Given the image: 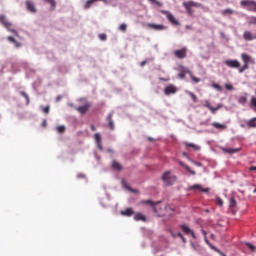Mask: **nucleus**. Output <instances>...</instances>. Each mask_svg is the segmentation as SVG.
I'll use <instances>...</instances> for the list:
<instances>
[{
  "mask_svg": "<svg viewBox=\"0 0 256 256\" xmlns=\"http://www.w3.org/2000/svg\"><path fill=\"white\" fill-rule=\"evenodd\" d=\"M95 0H88L85 4V9H89L93 5Z\"/></svg>",
  "mask_w": 256,
  "mask_h": 256,
  "instance_id": "40",
  "label": "nucleus"
},
{
  "mask_svg": "<svg viewBox=\"0 0 256 256\" xmlns=\"http://www.w3.org/2000/svg\"><path fill=\"white\" fill-rule=\"evenodd\" d=\"M43 125H44V127H45V125H47V122L44 121V122H43Z\"/></svg>",
  "mask_w": 256,
  "mask_h": 256,
  "instance_id": "60",
  "label": "nucleus"
},
{
  "mask_svg": "<svg viewBox=\"0 0 256 256\" xmlns=\"http://www.w3.org/2000/svg\"><path fill=\"white\" fill-rule=\"evenodd\" d=\"M100 41H107V34H99Z\"/></svg>",
  "mask_w": 256,
  "mask_h": 256,
  "instance_id": "47",
  "label": "nucleus"
},
{
  "mask_svg": "<svg viewBox=\"0 0 256 256\" xmlns=\"http://www.w3.org/2000/svg\"><path fill=\"white\" fill-rule=\"evenodd\" d=\"M135 214V211H133L132 208H126L125 210L121 211V215H124V217H131Z\"/></svg>",
  "mask_w": 256,
  "mask_h": 256,
  "instance_id": "20",
  "label": "nucleus"
},
{
  "mask_svg": "<svg viewBox=\"0 0 256 256\" xmlns=\"http://www.w3.org/2000/svg\"><path fill=\"white\" fill-rule=\"evenodd\" d=\"M242 7H247L248 11L256 13V2L253 0H242L240 2Z\"/></svg>",
  "mask_w": 256,
  "mask_h": 256,
  "instance_id": "4",
  "label": "nucleus"
},
{
  "mask_svg": "<svg viewBox=\"0 0 256 256\" xmlns=\"http://www.w3.org/2000/svg\"><path fill=\"white\" fill-rule=\"evenodd\" d=\"M56 130H57L59 133H65V126H57V127H56Z\"/></svg>",
  "mask_w": 256,
  "mask_h": 256,
  "instance_id": "42",
  "label": "nucleus"
},
{
  "mask_svg": "<svg viewBox=\"0 0 256 256\" xmlns=\"http://www.w3.org/2000/svg\"><path fill=\"white\" fill-rule=\"evenodd\" d=\"M187 47H183L178 50H174V56L176 59H186L187 58Z\"/></svg>",
  "mask_w": 256,
  "mask_h": 256,
  "instance_id": "6",
  "label": "nucleus"
},
{
  "mask_svg": "<svg viewBox=\"0 0 256 256\" xmlns=\"http://www.w3.org/2000/svg\"><path fill=\"white\" fill-rule=\"evenodd\" d=\"M211 239H215V234L210 235Z\"/></svg>",
  "mask_w": 256,
  "mask_h": 256,
  "instance_id": "58",
  "label": "nucleus"
},
{
  "mask_svg": "<svg viewBox=\"0 0 256 256\" xmlns=\"http://www.w3.org/2000/svg\"><path fill=\"white\" fill-rule=\"evenodd\" d=\"M90 128H91V131H96L95 125L92 124V125L90 126Z\"/></svg>",
  "mask_w": 256,
  "mask_h": 256,
  "instance_id": "56",
  "label": "nucleus"
},
{
  "mask_svg": "<svg viewBox=\"0 0 256 256\" xmlns=\"http://www.w3.org/2000/svg\"><path fill=\"white\" fill-rule=\"evenodd\" d=\"M21 95H22V97H25L27 103H29V95H27V93H25V92H21Z\"/></svg>",
  "mask_w": 256,
  "mask_h": 256,
  "instance_id": "49",
  "label": "nucleus"
},
{
  "mask_svg": "<svg viewBox=\"0 0 256 256\" xmlns=\"http://www.w3.org/2000/svg\"><path fill=\"white\" fill-rule=\"evenodd\" d=\"M149 29H154V31H165L167 26L162 24H148Z\"/></svg>",
  "mask_w": 256,
  "mask_h": 256,
  "instance_id": "13",
  "label": "nucleus"
},
{
  "mask_svg": "<svg viewBox=\"0 0 256 256\" xmlns=\"http://www.w3.org/2000/svg\"><path fill=\"white\" fill-rule=\"evenodd\" d=\"M56 101H61V97L58 96L57 99H56Z\"/></svg>",
  "mask_w": 256,
  "mask_h": 256,
  "instance_id": "59",
  "label": "nucleus"
},
{
  "mask_svg": "<svg viewBox=\"0 0 256 256\" xmlns=\"http://www.w3.org/2000/svg\"><path fill=\"white\" fill-rule=\"evenodd\" d=\"M159 81L169 82V81H171V78H169V77H167V78L160 77Z\"/></svg>",
  "mask_w": 256,
  "mask_h": 256,
  "instance_id": "50",
  "label": "nucleus"
},
{
  "mask_svg": "<svg viewBox=\"0 0 256 256\" xmlns=\"http://www.w3.org/2000/svg\"><path fill=\"white\" fill-rule=\"evenodd\" d=\"M224 63L227 67H230V69H239V67H241V63L237 60H225Z\"/></svg>",
  "mask_w": 256,
  "mask_h": 256,
  "instance_id": "8",
  "label": "nucleus"
},
{
  "mask_svg": "<svg viewBox=\"0 0 256 256\" xmlns=\"http://www.w3.org/2000/svg\"><path fill=\"white\" fill-rule=\"evenodd\" d=\"M162 181L165 185L168 187H171L177 181V177L173 174H171V171H166L162 175Z\"/></svg>",
  "mask_w": 256,
  "mask_h": 256,
  "instance_id": "1",
  "label": "nucleus"
},
{
  "mask_svg": "<svg viewBox=\"0 0 256 256\" xmlns=\"http://www.w3.org/2000/svg\"><path fill=\"white\" fill-rule=\"evenodd\" d=\"M233 13H235V11L232 10L231 8H227V9L221 11V14L224 16L233 15Z\"/></svg>",
  "mask_w": 256,
  "mask_h": 256,
  "instance_id": "29",
  "label": "nucleus"
},
{
  "mask_svg": "<svg viewBox=\"0 0 256 256\" xmlns=\"http://www.w3.org/2000/svg\"><path fill=\"white\" fill-rule=\"evenodd\" d=\"M247 95H248L247 93H244V95L238 98V103L240 105H245V103H247Z\"/></svg>",
  "mask_w": 256,
  "mask_h": 256,
  "instance_id": "26",
  "label": "nucleus"
},
{
  "mask_svg": "<svg viewBox=\"0 0 256 256\" xmlns=\"http://www.w3.org/2000/svg\"><path fill=\"white\" fill-rule=\"evenodd\" d=\"M140 65H141V67H145V65H147V60L142 61Z\"/></svg>",
  "mask_w": 256,
  "mask_h": 256,
  "instance_id": "54",
  "label": "nucleus"
},
{
  "mask_svg": "<svg viewBox=\"0 0 256 256\" xmlns=\"http://www.w3.org/2000/svg\"><path fill=\"white\" fill-rule=\"evenodd\" d=\"M216 203L217 205H219V207H223V199H221L220 197L216 198Z\"/></svg>",
  "mask_w": 256,
  "mask_h": 256,
  "instance_id": "43",
  "label": "nucleus"
},
{
  "mask_svg": "<svg viewBox=\"0 0 256 256\" xmlns=\"http://www.w3.org/2000/svg\"><path fill=\"white\" fill-rule=\"evenodd\" d=\"M190 78L192 79V81H193L194 83H200V82H201V79L195 77V76L193 75V72H190Z\"/></svg>",
  "mask_w": 256,
  "mask_h": 256,
  "instance_id": "36",
  "label": "nucleus"
},
{
  "mask_svg": "<svg viewBox=\"0 0 256 256\" xmlns=\"http://www.w3.org/2000/svg\"><path fill=\"white\" fill-rule=\"evenodd\" d=\"M161 13H162V15H166V17H167L169 23H171V25H175L176 27L181 25V23H179V20H177V18H175V16L171 12H169L167 10H161Z\"/></svg>",
  "mask_w": 256,
  "mask_h": 256,
  "instance_id": "3",
  "label": "nucleus"
},
{
  "mask_svg": "<svg viewBox=\"0 0 256 256\" xmlns=\"http://www.w3.org/2000/svg\"><path fill=\"white\" fill-rule=\"evenodd\" d=\"M112 167L116 171H121V169H122L121 164L119 162L115 161V160L112 162Z\"/></svg>",
  "mask_w": 256,
  "mask_h": 256,
  "instance_id": "30",
  "label": "nucleus"
},
{
  "mask_svg": "<svg viewBox=\"0 0 256 256\" xmlns=\"http://www.w3.org/2000/svg\"><path fill=\"white\" fill-rule=\"evenodd\" d=\"M94 139H95V141H96V145H97L98 149H99L100 151H103V144H102V141H101V134L96 133V134L94 135Z\"/></svg>",
  "mask_w": 256,
  "mask_h": 256,
  "instance_id": "15",
  "label": "nucleus"
},
{
  "mask_svg": "<svg viewBox=\"0 0 256 256\" xmlns=\"http://www.w3.org/2000/svg\"><path fill=\"white\" fill-rule=\"evenodd\" d=\"M134 219H135V221H143V222H145V221H147V216L143 215L142 213H136L134 215Z\"/></svg>",
  "mask_w": 256,
  "mask_h": 256,
  "instance_id": "23",
  "label": "nucleus"
},
{
  "mask_svg": "<svg viewBox=\"0 0 256 256\" xmlns=\"http://www.w3.org/2000/svg\"><path fill=\"white\" fill-rule=\"evenodd\" d=\"M212 87L214 88V89H216L217 91H223V87H221V85H219V84H212Z\"/></svg>",
  "mask_w": 256,
  "mask_h": 256,
  "instance_id": "41",
  "label": "nucleus"
},
{
  "mask_svg": "<svg viewBox=\"0 0 256 256\" xmlns=\"http://www.w3.org/2000/svg\"><path fill=\"white\" fill-rule=\"evenodd\" d=\"M247 126L251 129V128H255L256 127V117L255 118H251L248 122H247Z\"/></svg>",
  "mask_w": 256,
  "mask_h": 256,
  "instance_id": "28",
  "label": "nucleus"
},
{
  "mask_svg": "<svg viewBox=\"0 0 256 256\" xmlns=\"http://www.w3.org/2000/svg\"><path fill=\"white\" fill-rule=\"evenodd\" d=\"M189 191H195V189H198V191H201L202 193H209L210 189L209 188H203V186L199 184H194L192 186L188 187Z\"/></svg>",
  "mask_w": 256,
  "mask_h": 256,
  "instance_id": "10",
  "label": "nucleus"
},
{
  "mask_svg": "<svg viewBox=\"0 0 256 256\" xmlns=\"http://www.w3.org/2000/svg\"><path fill=\"white\" fill-rule=\"evenodd\" d=\"M106 120L108 121V126L111 131L115 129V123L113 122V113L108 114Z\"/></svg>",
  "mask_w": 256,
  "mask_h": 256,
  "instance_id": "18",
  "label": "nucleus"
},
{
  "mask_svg": "<svg viewBox=\"0 0 256 256\" xmlns=\"http://www.w3.org/2000/svg\"><path fill=\"white\" fill-rule=\"evenodd\" d=\"M247 19H248V25H256V17L255 16H250Z\"/></svg>",
  "mask_w": 256,
  "mask_h": 256,
  "instance_id": "32",
  "label": "nucleus"
},
{
  "mask_svg": "<svg viewBox=\"0 0 256 256\" xmlns=\"http://www.w3.org/2000/svg\"><path fill=\"white\" fill-rule=\"evenodd\" d=\"M249 171H254V173H256V166H251V167L249 168Z\"/></svg>",
  "mask_w": 256,
  "mask_h": 256,
  "instance_id": "53",
  "label": "nucleus"
},
{
  "mask_svg": "<svg viewBox=\"0 0 256 256\" xmlns=\"http://www.w3.org/2000/svg\"><path fill=\"white\" fill-rule=\"evenodd\" d=\"M25 5H26L27 11H29L30 13H37V8H35V3H33V1L27 0L25 2Z\"/></svg>",
  "mask_w": 256,
  "mask_h": 256,
  "instance_id": "12",
  "label": "nucleus"
},
{
  "mask_svg": "<svg viewBox=\"0 0 256 256\" xmlns=\"http://www.w3.org/2000/svg\"><path fill=\"white\" fill-rule=\"evenodd\" d=\"M119 30H120V31H123V32L127 31V24H121V25L119 26Z\"/></svg>",
  "mask_w": 256,
  "mask_h": 256,
  "instance_id": "46",
  "label": "nucleus"
},
{
  "mask_svg": "<svg viewBox=\"0 0 256 256\" xmlns=\"http://www.w3.org/2000/svg\"><path fill=\"white\" fill-rule=\"evenodd\" d=\"M253 193H256V187L254 188Z\"/></svg>",
  "mask_w": 256,
  "mask_h": 256,
  "instance_id": "61",
  "label": "nucleus"
},
{
  "mask_svg": "<svg viewBox=\"0 0 256 256\" xmlns=\"http://www.w3.org/2000/svg\"><path fill=\"white\" fill-rule=\"evenodd\" d=\"M180 165L182 167H185L186 171H188V173H190L191 175H195V171L191 170V168L189 166H185V164H183V162H180Z\"/></svg>",
  "mask_w": 256,
  "mask_h": 256,
  "instance_id": "35",
  "label": "nucleus"
},
{
  "mask_svg": "<svg viewBox=\"0 0 256 256\" xmlns=\"http://www.w3.org/2000/svg\"><path fill=\"white\" fill-rule=\"evenodd\" d=\"M78 113H81V115H85L87 111L91 108V104L89 102H86L83 106L74 107Z\"/></svg>",
  "mask_w": 256,
  "mask_h": 256,
  "instance_id": "9",
  "label": "nucleus"
},
{
  "mask_svg": "<svg viewBox=\"0 0 256 256\" xmlns=\"http://www.w3.org/2000/svg\"><path fill=\"white\" fill-rule=\"evenodd\" d=\"M180 165L182 167H185L186 171H188V173H190L191 175H195V171L191 170V168L189 166H185V164H183V162H180Z\"/></svg>",
  "mask_w": 256,
  "mask_h": 256,
  "instance_id": "34",
  "label": "nucleus"
},
{
  "mask_svg": "<svg viewBox=\"0 0 256 256\" xmlns=\"http://www.w3.org/2000/svg\"><path fill=\"white\" fill-rule=\"evenodd\" d=\"M8 41H10V43H13L17 48L21 47V43L17 42V40H15L13 36H8Z\"/></svg>",
  "mask_w": 256,
  "mask_h": 256,
  "instance_id": "27",
  "label": "nucleus"
},
{
  "mask_svg": "<svg viewBox=\"0 0 256 256\" xmlns=\"http://www.w3.org/2000/svg\"><path fill=\"white\" fill-rule=\"evenodd\" d=\"M222 151L224 153H228L229 155H233V153H239L241 148H222Z\"/></svg>",
  "mask_w": 256,
  "mask_h": 256,
  "instance_id": "19",
  "label": "nucleus"
},
{
  "mask_svg": "<svg viewBox=\"0 0 256 256\" xmlns=\"http://www.w3.org/2000/svg\"><path fill=\"white\" fill-rule=\"evenodd\" d=\"M247 69H249V64L244 63L243 67L238 68V71H239V73H244L245 71H247Z\"/></svg>",
  "mask_w": 256,
  "mask_h": 256,
  "instance_id": "31",
  "label": "nucleus"
},
{
  "mask_svg": "<svg viewBox=\"0 0 256 256\" xmlns=\"http://www.w3.org/2000/svg\"><path fill=\"white\" fill-rule=\"evenodd\" d=\"M181 229H182L183 233H185V235H191L192 239H197V236H195V232H193V230H191V228H189V226L183 224L181 226Z\"/></svg>",
  "mask_w": 256,
  "mask_h": 256,
  "instance_id": "11",
  "label": "nucleus"
},
{
  "mask_svg": "<svg viewBox=\"0 0 256 256\" xmlns=\"http://www.w3.org/2000/svg\"><path fill=\"white\" fill-rule=\"evenodd\" d=\"M177 237H179L183 243H187V239H185V236H183L181 232H178Z\"/></svg>",
  "mask_w": 256,
  "mask_h": 256,
  "instance_id": "44",
  "label": "nucleus"
},
{
  "mask_svg": "<svg viewBox=\"0 0 256 256\" xmlns=\"http://www.w3.org/2000/svg\"><path fill=\"white\" fill-rule=\"evenodd\" d=\"M246 247H248L249 249H250V251L253 253V252H255L256 251V247L253 245V244H251V243H249V242H246Z\"/></svg>",
  "mask_w": 256,
  "mask_h": 256,
  "instance_id": "38",
  "label": "nucleus"
},
{
  "mask_svg": "<svg viewBox=\"0 0 256 256\" xmlns=\"http://www.w3.org/2000/svg\"><path fill=\"white\" fill-rule=\"evenodd\" d=\"M0 23L3 26H5L8 29V31H10L11 33H14L15 35H18L17 31L15 29H11L12 24L7 21V18L5 17V15H0Z\"/></svg>",
  "mask_w": 256,
  "mask_h": 256,
  "instance_id": "5",
  "label": "nucleus"
},
{
  "mask_svg": "<svg viewBox=\"0 0 256 256\" xmlns=\"http://www.w3.org/2000/svg\"><path fill=\"white\" fill-rule=\"evenodd\" d=\"M210 111H211L213 114H215V113H217V111H219V107L214 108V107L212 106L211 109H210Z\"/></svg>",
  "mask_w": 256,
  "mask_h": 256,
  "instance_id": "51",
  "label": "nucleus"
},
{
  "mask_svg": "<svg viewBox=\"0 0 256 256\" xmlns=\"http://www.w3.org/2000/svg\"><path fill=\"white\" fill-rule=\"evenodd\" d=\"M178 89L175 85L173 84H169L168 86H166L164 88V95H175V93H177Z\"/></svg>",
  "mask_w": 256,
  "mask_h": 256,
  "instance_id": "7",
  "label": "nucleus"
},
{
  "mask_svg": "<svg viewBox=\"0 0 256 256\" xmlns=\"http://www.w3.org/2000/svg\"><path fill=\"white\" fill-rule=\"evenodd\" d=\"M143 205H150L151 207H153V205H155V202L153 200H144L142 201Z\"/></svg>",
  "mask_w": 256,
  "mask_h": 256,
  "instance_id": "39",
  "label": "nucleus"
},
{
  "mask_svg": "<svg viewBox=\"0 0 256 256\" xmlns=\"http://www.w3.org/2000/svg\"><path fill=\"white\" fill-rule=\"evenodd\" d=\"M150 3H157V0H148Z\"/></svg>",
  "mask_w": 256,
  "mask_h": 256,
  "instance_id": "57",
  "label": "nucleus"
},
{
  "mask_svg": "<svg viewBox=\"0 0 256 256\" xmlns=\"http://www.w3.org/2000/svg\"><path fill=\"white\" fill-rule=\"evenodd\" d=\"M183 7L186 10V13H188V15L190 17H193V7H199V3L194 2V1H189V2H183Z\"/></svg>",
  "mask_w": 256,
  "mask_h": 256,
  "instance_id": "2",
  "label": "nucleus"
},
{
  "mask_svg": "<svg viewBox=\"0 0 256 256\" xmlns=\"http://www.w3.org/2000/svg\"><path fill=\"white\" fill-rule=\"evenodd\" d=\"M212 127L218 129V131H225L227 129V124H221L219 122H213Z\"/></svg>",
  "mask_w": 256,
  "mask_h": 256,
  "instance_id": "17",
  "label": "nucleus"
},
{
  "mask_svg": "<svg viewBox=\"0 0 256 256\" xmlns=\"http://www.w3.org/2000/svg\"><path fill=\"white\" fill-rule=\"evenodd\" d=\"M205 107H207V109H211L213 106H211V103L209 101H206Z\"/></svg>",
  "mask_w": 256,
  "mask_h": 256,
  "instance_id": "52",
  "label": "nucleus"
},
{
  "mask_svg": "<svg viewBox=\"0 0 256 256\" xmlns=\"http://www.w3.org/2000/svg\"><path fill=\"white\" fill-rule=\"evenodd\" d=\"M241 59L244 63H251L252 65H255V60L245 53L241 55Z\"/></svg>",
  "mask_w": 256,
  "mask_h": 256,
  "instance_id": "16",
  "label": "nucleus"
},
{
  "mask_svg": "<svg viewBox=\"0 0 256 256\" xmlns=\"http://www.w3.org/2000/svg\"><path fill=\"white\" fill-rule=\"evenodd\" d=\"M225 89H227V91H233L235 87H233L231 84H225Z\"/></svg>",
  "mask_w": 256,
  "mask_h": 256,
  "instance_id": "45",
  "label": "nucleus"
},
{
  "mask_svg": "<svg viewBox=\"0 0 256 256\" xmlns=\"http://www.w3.org/2000/svg\"><path fill=\"white\" fill-rule=\"evenodd\" d=\"M249 107L254 113H256V96L251 97Z\"/></svg>",
  "mask_w": 256,
  "mask_h": 256,
  "instance_id": "22",
  "label": "nucleus"
},
{
  "mask_svg": "<svg viewBox=\"0 0 256 256\" xmlns=\"http://www.w3.org/2000/svg\"><path fill=\"white\" fill-rule=\"evenodd\" d=\"M243 39H245V41H253L254 39H256V37H253V33L245 31L243 34Z\"/></svg>",
  "mask_w": 256,
  "mask_h": 256,
  "instance_id": "21",
  "label": "nucleus"
},
{
  "mask_svg": "<svg viewBox=\"0 0 256 256\" xmlns=\"http://www.w3.org/2000/svg\"><path fill=\"white\" fill-rule=\"evenodd\" d=\"M184 145L185 147H191L192 149H194V151H201V147L196 144L186 142L184 143Z\"/></svg>",
  "mask_w": 256,
  "mask_h": 256,
  "instance_id": "25",
  "label": "nucleus"
},
{
  "mask_svg": "<svg viewBox=\"0 0 256 256\" xmlns=\"http://www.w3.org/2000/svg\"><path fill=\"white\" fill-rule=\"evenodd\" d=\"M188 95L191 97L192 101L194 103H197L198 99H197V95H195V93L193 92H188Z\"/></svg>",
  "mask_w": 256,
  "mask_h": 256,
  "instance_id": "37",
  "label": "nucleus"
},
{
  "mask_svg": "<svg viewBox=\"0 0 256 256\" xmlns=\"http://www.w3.org/2000/svg\"><path fill=\"white\" fill-rule=\"evenodd\" d=\"M229 207H230L231 209L237 207V201L235 200V198L232 197V198L230 199Z\"/></svg>",
  "mask_w": 256,
  "mask_h": 256,
  "instance_id": "33",
  "label": "nucleus"
},
{
  "mask_svg": "<svg viewBox=\"0 0 256 256\" xmlns=\"http://www.w3.org/2000/svg\"><path fill=\"white\" fill-rule=\"evenodd\" d=\"M78 179H85V175H83V174H78Z\"/></svg>",
  "mask_w": 256,
  "mask_h": 256,
  "instance_id": "55",
  "label": "nucleus"
},
{
  "mask_svg": "<svg viewBox=\"0 0 256 256\" xmlns=\"http://www.w3.org/2000/svg\"><path fill=\"white\" fill-rule=\"evenodd\" d=\"M44 3H48V5H50L51 11H55V9L57 7V1H55V0H44Z\"/></svg>",
  "mask_w": 256,
  "mask_h": 256,
  "instance_id": "24",
  "label": "nucleus"
},
{
  "mask_svg": "<svg viewBox=\"0 0 256 256\" xmlns=\"http://www.w3.org/2000/svg\"><path fill=\"white\" fill-rule=\"evenodd\" d=\"M43 113H46L49 114V111H50V107L49 106H45L43 109H42Z\"/></svg>",
  "mask_w": 256,
  "mask_h": 256,
  "instance_id": "48",
  "label": "nucleus"
},
{
  "mask_svg": "<svg viewBox=\"0 0 256 256\" xmlns=\"http://www.w3.org/2000/svg\"><path fill=\"white\" fill-rule=\"evenodd\" d=\"M186 75H191V71L189 70V68L182 66L181 70H180V72L178 74V77L180 79H185Z\"/></svg>",
  "mask_w": 256,
  "mask_h": 256,
  "instance_id": "14",
  "label": "nucleus"
}]
</instances>
